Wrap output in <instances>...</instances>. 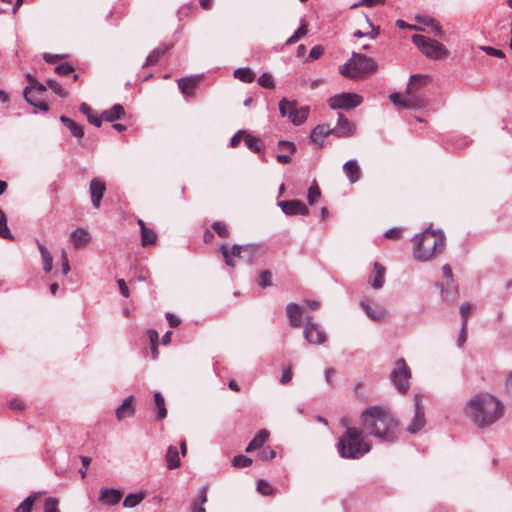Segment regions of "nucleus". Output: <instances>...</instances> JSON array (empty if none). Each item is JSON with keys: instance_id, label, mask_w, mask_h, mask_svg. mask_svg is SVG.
<instances>
[{"instance_id": "obj_1", "label": "nucleus", "mask_w": 512, "mask_h": 512, "mask_svg": "<svg viewBox=\"0 0 512 512\" xmlns=\"http://www.w3.org/2000/svg\"><path fill=\"white\" fill-rule=\"evenodd\" d=\"M465 416L478 428L490 426L502 418L504 405L488 392L473 395L464 406Z\"/></svg>"}, {"instance_id": "obj_2", "label": "nucleus", "mask_w": 512, "mask_h": 512, "mask_svg": "<svg viewBox=\"0 0 512 512\" xmlns=\"http://www.w3.org/2000/svg\"><path fill=\"white\" fill-rule=\"evenodd\" d=\"M363 430L385 441L394 442L398 438V422L392 413L382 406H372L361 413Z\"/></svg>"}, {"instance_id": "obj_3", "label": "nucleus", "mask_w": 512, "mask_h": 512, "mask_svg": "<svg viewBox=\"0 0 512 512\" xmlns=\"http://www.w3.org/2000/svg\"><path fill=\"white\" fill-rule=\"evenodd\" d=\"M413 256L416 260L426 262L442 253L445 247V236L439 230L425 229L415 235Z\"/></svg>"}, {"instance_id": "obj_4", "label": "nucleus", "mask_w": 512, "mask_h": 512, "mask_svg": "<svg viewBox=\"0 0 512 512\" xmlns=\"http://www.w3.org/2000/svg\"><path fill=\"white\" fill-rule=\"evenodd\" d=\"M370 449L371 445L365 440L363 432L356 427H348L337 443L338 453L346 459H359Z\"/></svg>"}, {"instance_id": "obj_5", "label": "nucleus", "mask_w": 512, "mask_h": 512, "mask_svg": "<svg viewBox=\"0 0 512 512\" xmlns=\"http://www.w3.org/2000/svg\"><path fill=\"white\" fill-rule=\"evenodd\" d=\"M377 69L376 62L364 54L354 52L351 59L340 66L339 72L346 78H360Z\"/></svg>"}, {"instance_id": "obj_6", "label": "nucleus", "mask_w": 512, "mask_h": 512, "mask_svg": "<svg viewBox=\"0 0 512 512\" xmlns=\"http://www.w3.org/2000/svg\"><path fill=\"white\" fill-rule=\"evenodd\" d=\"M412 42L426 57L431 59H443L449 55L447 48L435 39L420 34L412 36Z\"/></svg>"}, {"instance_id": "obj_7", "label": "nucleus", "mask_w": 512, "mask_h": 512, "mask_svg": "<svg viewBox=\"0 0 512 512\" xmlns=\"http://www.w3.org/2000/svg\"><path fill=\"white\" fill-rule=\"evenodd\" d=\"M390 377L398 391L402 393L408 391L410 386L409 380L411 378V373L403 358L396 361L395 367L392 370Z\"/></svg>"}, {"instance_id": "obj_8", "label": "nucleus", "mask_w": 512, "mask_h": 512, "mask_svg": "<svg viewBox=\"0 0 512 512\" xmlns=\"http://www.w3.org/2000/svg\"><path fill=\"white\" fill-rule=\"evenodd\" d=\"M362 102L363 98L361 95L348 92L333 95L328 99V105L333 110H351L359 106Z\"/></svg>"}, {"instance_id": "obj_9", "label": "nucleus", "mask_w": 512, "mask_h": 512, "mask_svg": "<svg viewBox=\"0 0 512 512\" xmlns=\"http://www.w3.org/2000/svg\"><path fill=\"white\" fill-rule=\"evenodd\" d=\"M304 338L313 345H321L326 342L327 336L322 327L311 321V317H305Z\"/></svg>"}, {"instance_id": "obj_10", "label": "nucleus", "mask_w": 512, "mask_h": 512, "mask_svg": "<svg viewBox=\"0 0 512 512\" xmlns=\"http://www.w3.org/2000/svg\"><path fill=\"white\" fill-rule=\"evenodd\" d=\"M220 251L222 252V255H223L226 265L231 268H234L235 267L234 258L242 259L243 252H251V251H253V248L251 247V244L233 245L231 248H229L225 244H222L220 246Z\"/></svg>"}, {"instance_id": "obj_11", "label": "nucleus", "mask_w": 512, "mask_h": 512, "mask_svg": "<svg viewBox=\"0 0 512 512\" xmlns=\"http://www.w3.org/2000/svg\"><path fill=\"white\" fill-rule=\"evenodd\" d=\"M425 412L424 406L421 402V397L419 394H415L414 396V417L411 420V423L407 427V431L415 434L419 432L425 426Z\"/></svg>"}, {"instance_id": "obj_12", "label": "nucleus", "mask_w": 512, "mask_h": 512, "mask_svg": "<svg viewBox=\"0 0 512 512\" xmlns=\"http://www.w3.org/2000/svg\"><path fill=\"white\" fill-rule=\"evenodd\" d=\"M278 207L287 216L302 215L306 216L309 214L308 207L300 200H282L277 202Z\"/></svg>"}, {"instance_id": "obj_13", "label": "nucleus", "mask_w": 512, "mask_h": 512, "mask_svg": "<svg viewBox=\"0 0 512 512\" xmlns=\"http://www.w3.org/2000/svg\"><path fill=\"white\" fill-rule=\"evenodd\" d=\"M355 130L356 126L342 113H339L337 124L331 129V134L339 138L350 137L355 133Z\"/></svg>"}, {"instance_id": "obj_14", "label": "nucleus", "mask_w": 512, "mask_h": 512, "mask_svg": "<svg viewBox=\"0 0 512 512\" xmlns=\"http://www.w3.org/2000/svg\"><path fill=\"white\" fill-rule=\"evenodd\" d=\"M122 496H123V493L121 490L115 489V488L104 487V488H101L99 491L98 500L103 505L115 506L120 502Z\"/></svg>"}, {"instance_id": "obj_15", "label": "nucleus", "mask_w": 512, "mask_h": 512, "mask_svg": "<svg viewBox=\"0 0 512 512\" xmlns=\"http://www.w3.org/2000/svg\"><path fill=\"white\" fill-rule=\"evenodd\" d=\"M89 191L91 195V202L94 208H99L103 195L106 191V185L98 178H93L90 181Z\"/></svg>"}, {"instance_id": "obj_16", "label": "nucleus", "mask_w": 512, "mask_h": 512, "mask_svg": "<svg viewBox=\"0 0 512 512\" xmlns=\"http://www.w3.org/2000/svg\"><path fill=\"white\" fill-rule=\"evenodd\" d=\"M70 240L74 248L79 249L88 246L92 238L88 230L78 227L71 232Z\"/></svg>"}, {"instance_id": "obj_17", "label": "nucleus", "mask_w": 512, "mask_h": 512, "mask_svg": "<svg viewBox=\"0 0 512 512\" xmlns=\"http://www.w3.org/2000/svg\"><path fill=\"white\" fill-rule=\"evenodd\" d=\"M360 306L365 314L373 321H383L387 317V312L384 307L380 305H370L366 301H361Z\"/></svg>"}, {"instance_id": "obj_18", "label": "nucleus", "mask_w": 512, "mask_h": 512, "mask_svg": "<svg viewBox=\"0 0 512 512\" xmlns=\"http://www.w3.org/2000/svg\"><path fill=\"white\" fill-rule=\"evenodd\" d=\"M133 402V396H128L123 400L122 404L116 409L115 412L117 420L122 421L126 418L134 416L136 409Z\"/></svg>"}, {"instance_id": "obj_19", "label": "nucleus", "mask_w": 512, "mask_h": 512, "mask_svg": "<svg viewBox=\"0 0 512 512\" xmlns=\"http://www.w3.org/2000/svg\"><path fill=\"white\" fill-rule=\"evenodd\" d=\"M289 324L292 327H300L302 325L303 311L298 304L289 303L286 307Z\"/></svg>"}, {"instance_id": "obj_20", "label": "nucleus", "mask_w": 512, "mask_h": 512, "mask_svg": "<svg viewBox=\"0 0 512 512\" xmlns=\"http://www.w3.org/2000/svg\"><path fill=\"white\" fill-rule=\"evenodd\" d=\"M343 171L351 184L361 178V168L356 160H349L343 165Z\"/></svg>"}, {"instance_id": "obj_21", "label": "nucleus", "mask_w": 512, "mask_h": 512, "mask_svg": "<svg viewBox=\"0 0 512 512\" xmlns=\"http://www.w3.org/2000/svg\"><path fill=\"white\" fill-rule=\"evenodd\" d=\"M385 272L386 269L383 265L378 262L374 263L371 286L372 288L378 290L381 289L385 283Z\"/></svg>"}, {"instance_id": "obj_22", "label": "nucleus", "mask_w": 512, "mask_h": 512, "mask_svg": "<svg viewBox=\"0 0 512 512\" xmlns=\"http://www.w3.org/2000/svg\"><path fill=\"white\" fill-rule=\"evenodd\" d=\"M428 83V76L423 74H414L410 76L409 83L406 87V93H418Z\"/></svg>"}, {"instance_id": "obj_23", "label": "nucleus", "mask_w": 512, "mask_h": 512, "mask_svg": "<svg viewBox=\"0 0 512 512\" xmlns=\"http://www.w3.org/2000/svg\"><path fill=\"white\" fill-rule=\"evenodd\" d=\"M427 100L424 96L417 93L405 92V105L406 109H421L426 106Z\"/></svg>"}, {"instance_id": "obj_24", "label": "nucleus", "mask_w": 512, "mask_h": 512, "mask_svg": "<svg viewBox=\"0 0 512 512\" xmlns=\"http://www.w3.org/2000/svg\"><path fill=\"white\" fill-rule=\"evenodd\" d=\"M165 461L167 464V468L170 470L176 469L180 466L181 459L179 456L178 449L175 446H168L165 454Z\"/></svg>"}, {"instance_id": "obj_25", "label": "nucleus", "mask_w": 512, "mask_h": 512, "mask_svg": "<svg viewBox=\"0 0 512 512\" xmlns=\"http://www.w3.org/2000/svg\"><path fill=\"white\" fill-rule=\"evenodd\" d=\"M172 45L163 44L156 49H154L146 58L144 62V67H149L154 64H156L159 59L168 51L170 50Z\"/></svg>"}, {"instance_id": "obj_26", "label": "nucleus", "mask_w": 512, "mask_h": 512, "mask_svg": "<svg viewBox=\"0 0 512 512\" xmlns=\"http://www.w3.org/2000/svg\"><path fill=\"white\" fill-rule=\"evenodd\" d=\"M331 134V129L327 125H318L311 132V141L319 146L324 143V138Z\"/></svg>"}, {"instance_id": "obj_27", "label": "nucleus", "mask_w": 512, "mask_h": 512, "mask_svg": "<svg viewBox=\"0 0 512 512\" xmlns=\"http://www.w3.org/2000/svg\"><path fill=\"white\" fill-rule=\"evenodd\" d=\"M125 114L124 108L120 104H115L108 110H105L102 113V118L107 122H114L116 120L121 119Z\"/></svg>"}, {"instance_id": "obj_28", "label": "nucleus", "mask_w": 512, "mask_h": 512, "mask_svg": "<svg viewBox=\"0 0 512 512\" xmlns=\"http://www.w3.org/2000/svg\"><path fill=\"white\" fill-rule=\"evenodd\" d=\"M269 438V432L266 429H261L254 438L249 442L246 447V452L254 451L260 448Z\"/></svg>"}, {"instance_id": "obj_29", "label": "nucleus", "mask_w": 512, "mask_h": 512, "mask_svg": "<svg viewBox=\"0 0 512 512\" xmlns=\"http://www.w3.org/2000/svg\"><path fill=\"white\" fill-rule=\"evenodd\" d=\"M308 114H309V107L303 106V107L297 109L295 106L293 111L291 113H289L288 118L294 125L298 126V125L303 124L306 121Z\"/></svg>"}, {"instance_id": "obj_30", "label": "nucleus", "mask_w": 512, "mask_h": 512, "mask_svg": "<svg viewBox=\"0 0 512 512\" xmlns=\"http://www.w3.org/2000/svg\"><path fill=\"white\" fill-rule=\"evenodd\" d=\"M23 96L25 100L32 106L38 108L41 111L47 112L49 110V107L46 103L41 101L39 98H37L34 95V92L30 91V87H26L23 91Z\"/></svg>"}, {"instance_id": "obj_31", "label": "nucleus", "mask_w": 512, "mask_h": 512, "mask_svg": "<svg viewBox=\"0 0 512 512\" xmlns=\"http://www.w3.org/2000/svg\"><path fill=\"white\" fill-rule=\"evenodd\" d=\"M37 246L41 254L43 270L46 273H49L53 268V258L48 249L39 241H37Z\"/></svg>"}, {"instance_id": "obj_32", "label": "nucleus", "mask_w": 512, "mask_h": 512, "mask_svg": "<svg viewBox=\"0 0 512 512\" xmlns=\"http://www.w3.org/2000/svg\"><path fill=\"white\" fill-rule=\"evenodd\" d=\"M60 121L69 129L70 133L76 137V138H82L84 135L83 127L76 122H74L72 119L61 116Z\"/></svg>"}, {"instance_id": "obj_33", "label": "nucleus", "mask_w": 512, "mask_h": 512, "mask_svg": "<svg viewBox=\"0 0 512 512\" xmlns=\"http://www.w3.org/2000/svg\"><path fill=\"white\" fill-rule=\"evenodd\" d=\"M196 83L197 79L195 77H185L178 80V87L184 95L190 96L193 94Z\"/></svg>"}, {"instance_id": "obj_34", "label": "nucleus", "mask_w": 512, "mask_h": 512, "mask_svg": "<svg viewBox=\"0 0 512 512\" xmlns=\"http://www.w3.org/2000/svg\"><path fill=\"white\" fill-rule=\"evenodd\" d=\"M145 497H146V493L143 491L138 492V493L128 494L124 498L123 506L125 508H134L137 505H139L144 500Z\"/></svg>"}, {"instance_id": "obj_35", "label": "nucleus", "mask_w": 512, "mask_h": 512, "mask_svg": "<svg viewBox=\"0 0 512 512\" xmlns=\"http://www.w3.org/2000/svg\"><path fill=\"white\" fill-rule=\"evenodd\" d=\"M235 78L244 83H251L255 79V73L248 67L238 68L234 71Z\"/></svg>"}, {"instance_id": "obj_36", "label": "nucleus", "mask_w": 512, "mask_h": 512, "mask_svg": "<svg viewBox=\"0 0 512 512\" xmlns=\"http://www.w3.org/2000/svg\"><path fill=\"white\" fill-rule=\"evenodd\" d=\"M156 239H157V235L153 229L143 227V231H141L142 246L154 244L156 242Z\"/></svg>"}, {"instance_id": "obj_37", "label": "nucleus", "mask_w": 512, "mask_h": 512, "mask_svg": "<svg viewBox=\"0 0 512 512\" xmlns=\"http://www.w3.org/2000/svg\"><path fill=\"white\" fill-rule=\"evenodd\" d=\"M38 497L37 493L29 495L24 501H22L16 508V512H31L32 506Z\"/></svg>"}, {"instance_id": "obj_38", "label": "nucleus", "mask_w": 512, "mask_h": 512, "mask_svg": "<svg viewBox=\"0 0 512 512\" xmlns=\"http://www.w3.org/2000/svg\"><path fill=\"white\" fill-rule=\"evenodd\" d=\"M154 402L158 409V418L164 419L167 416V409L165 407L164 397L160 392L154 394Z\"/></svg>"}, {"instance_id": "obj_39", "label": "nucleus", "mask_w": 512, "mask_h": 512, "mask_svg": "<svg viewBox=\"0 0 512 512\" xmlns=\"http://www.w3.org/2000/svg\"><path fill=\"white\" fill-rule=\"evenodd\" d=\"M296 105L295 101H289L286 98H283L279 102V112L282 117H289V113H291Z\"/></svg>"}, {"instance_id": "obj_40", "label": "nucleus", "mask_w": 512, "mask_h": 512, "mask_svg": "<svg viewBox=\"0 0 512 512\" xmlns=\"http://www.w3.org/2000/svg\"><path fill=\"white\" fill-rule=\"evenodd\" d=\"M0 237L4 239H12L11 232L7 226L5 213L0 209Z\"/></svg>"}, {"instance_id": "obj_41", "label": "nucleus", "mask_w": 512, "mask_h": 512, "mask_svg": "<svg viewBox=\"0 0 512 512\" xmlns=\"http://www.w3.org/2000/svg\"><path fill=\"white\" fill-rule=\"evenodd\" d=\"M47 85L58 96H60L62 98H65L68 96V92L56 80H52V79L47 80Z\"/></svg>"}, {"instance_id": "obj_42", "label": "nucleus", "mask_w": 512, "mask_h": 512, "mask_svg": "<svg viewBox=\"0 0 512 512\" xmlns=\"http://www.w3.org/2000/svg\"><path fill=\"white\" fill-rule=\"evenodd\" d=\"M245 144L253 152H259L261 150L260 140L252 135H245Z\"/></svg>"}, {"instance_id": "obj_43", "label": "nucleus", "mask_w": 512, "mask_h": 512, "mask_svg": "<svg viewBox=\"0 0 512 512\" xmlns=\"http://www.w3.org/2000/svg\"><path fill=\"white\" fill-rule=\"evenodd\" d=\"M258 83L260 86L267 89H272L275 86L272 75L266 72L260 75Z\"/></svg>"}, {"instance_id": "obj_44", "label": "nucleus", "mask_w": 512, "mask_h": 512, "mask_svg": "<svg viewBox=\"0 0 512 512\" xmlns=\"http://www.w3.org/2000/svg\"><path fill=\"white\" fill-rule=\"evenodd\" d=\"M251 463L252 459L244 455H237L232 460V465L236 468L248 467Z\"/></svg>"}, {"instance_id": "obj_45", "label": "nucleus", "mask_w": 512, "mask_h": 512, "mask_svg": "<svg viewBox=\"0 0 512 512\" xmlns=\"http://www.w3.org/2000/svg\"><path fill=\"white\" fill-rule=\"evenodd\" d=\"M307 34V27H306V24H302L297 30L296 32L290 36L287 40V44L291 45V44H295L299 39L300 37L304 36Z\"/></svg>"}, {"instance_id": "obj_46", "label": "nucleus", "mask_w": 512, "mask_h": 512, "mask_svg": "<svg viewBox=\"0 0 512 512\" xmlns=\"http://www.w3.org/2000/svg\"><path fill=\"white\" fill-rule=\"evenodd\" d=\"M321 196L320 189L316 185H312L308 189L307 199L309 204L313 205Z\"/></svg>"}, {"instance_id": "obj_47", "label": "nucleus", "mask_w": 512, "mask_h": 512, "mask_svg": "<svg viewBox=\"0 0 512 512\" xmlns=\"http://www.w3.org/2000/svg\"><path fill=\"white\" fill-rule=\"evenodd\" d=\"M473 309V305L470 303H466L460 306V314L462 319V324L464 327H467L468 317Z\"/></svg>"}, {"instance_id": "obj_48", "label": "nucleus", "mask_w": 512, "mask_h": 512, "mask_svg": "<svg viewBox=\"0 0 512 512\" xmlns=\"http://www.w3.org/2000/svg\"><path fill=\"white\" fill-rule=\"evenodd\" d=\"M44 512H60L58 508V500L53 497L45 499Z\"/></svg>"}, {"instance_id": "obj_49", "label": "nucleus", "mask_w": 512, "mask_h": 512, "mask_svg": "<svg viewBox=\"0 0 512 512\" xmlns=\"http://www.w3.org/2000/svg\"><path fill=\"white\" fill-rule=\"evenodd\" d=\"M212 228L220 237L226 238L229 236V231L226 225L220 221L214 222L212 224Z\"/></svg>"}, {"instance_id": "obj_50", "label": "nucleus", "mask_w": 512, "mask_h": 512, "mask_svg": "<svg viewBox=\"0 0 512 512\" xmlns=\"http://www.w3.org/2000/svg\"><path fill=\"white\" fill-rule=\"evenodd\" d=\"M389 99L395 106L406 108L405 95H401L400 93L394 92L389 95Z\"/></svg>"}, {"instance_id": "obj_51", "label": "nucleus", "mask_w": 512, "mask_h": 512, "mask_svg": "<svg viewBox=\"0 0 512 512\" xmlns=\"http://www.w3.org/2000/svg\"><path fill=\"white\" fill-rule=\"evenodd\" d=\"M257 490L263 495H270L272 493V486L267 481L260 479Z\"/></svg>"}, {"instance_id": "obj_52", "label": "nucleus", "mask_w": 512, "mask_h": 512, "mask_svg": "<svg viewBox=\"0 0 512 512\" xmlns=\"http://www.w3.org/2000/svg\"><path fill=\"white\" fill-rule=\"evenodd\" d=\"M480 49L490 56H494V57H498V58H503L505 56V54L503 53L502 50L493 48L491 46H480Z\"/></svg>"}, {"instance_id": "obj_53", "label": "nucleus", "mask_w": 512, "mask_h": 512, "mask_svg": "<svg viewBox=\"0 0 512 512\" xmlns=\"http://www.w3.org/2000/svg\"><path fill=\"white\" fill-rule=\"evenodd\" d=\"M28 87H30L31 92H37L39 94H42L46 91V87L42 83L38 82L35 78H31V85Z\"/></svg>"}, {"instance_id": "obj_54", "label": "nucleus", "mask_w": 512, "mask_h": 512, "mask_svg": "<svg viewBox=\"0 0 512 512\" xmlns=\"http://www.w3.org/2000/svg\"><path fill=\"white\" fill-rule=\"evenodd\" d=\"M74 71V68L69 64H61L55 67V72L60 75H68Z\"/></svg>"}, {"instance_id": "obj_55", "label": "nucleus", "mask_w": 512, "mask_h": 512, "mask_svg": "<svg viewBox=\"0 0 512 512\" xmlns=\"http://www.w3.org/2000/svg\"><path fill=\"white\" fill-rule=\"evenodd\" d=\"M279 149L289 151L290 153H294L296 151V146L293 142L281 140L278 142Z\"/></svg>"}, {"instance_id": "obj_56", "label": "nucleus", "mask_w": 512, "mask_h": 512, "mask_svg": "<svg viewBox=\"0 0 512 512\" xmlns=\"http://www.w3.org/2000/svg\"><path fill=\"white\" fill-rule=\"evenodd\" d=\"M324 53V48L321 45L314 46L309 53V58L312 60L320 58Z\"/></svg>"}, {"instance_id": "obj_57", "label": "nucleus", "mask_w": 512, "mask_h": 512, "mask_svg": "<svg viewBox=\"0 0 512 512\" xmlns=\"http://www.w3.org/2000/svg\"><path fill=\"white\" fill-rule=\"evenodd\" d=\"M293 372L291 367H286L283 369L282 376L280 378L281 384H287L292 380Z\"/></svg>"}, {"instance_id": "obj_58", "label": "nucleus", "mask_w": 512, "mask_h": 512, "mask_svg": "<svg viewBox=\"0 0 512 512\" xmlns=\"http://www.w3.org/2000/svg\"><path fill=\"white\" fill-rule=\"evenodd\" d=\"M442 273H443L444 278L446 279V284L447 285H449L450 283L453 282L452 269H451L449 264L443 265Z\"/></svg>"}, {"instance_id": "obj_59", "label": "nucleus", "mask_w": 512, "mask_h": 512, "mask_svg": "<svg viewBox=\"0 0 512 512\" xmlns=\"http://www.w3.org/2000/svg\"><path fill=\"white\" fill-rule=\"evenodd\" d=\"M271 277L272 274L269 271H263L260 274V285L263 287H268L271 285Z\"/></svg>"}, {"instance_id": "obj_60", "label": "nucleus", "mask_w": 512, "mask_h": 512, "mask_svg": "<svg viewBox=\"0 0 512 512\" xmlns=\"http://www.w3.org/2000/svg\"><path fill=\"white\" fill-rule=\"evenodd\" d=\"M276 456V452L272 449H269V450H262L260 453H259V457L262 459V460H270V459H273L275 458Z\"/></svg>"}, {"instance_id": "obj_61", "label": "nucleus", "mask_w": 512, "mask_h": 512, "mask_svg": "<svg viewBox=\"0 0 512 512\" xmlns=\"http://www.w3.org/2000/svg\"><path fill=\"white\" fill-rule=\"evenodd\" d=\"M117 283L119 286L120 293L123 295V297L128 298L130 294L126 282L123 279H118Z\"/></svg>"}, {"instance_id": "obj_62", "label": "nucleus", "mask_w": 512, "mask_h": 512, "mask_svg": "<svg viewBox=\"0 0 512 512\" xmlns=\"http://www.w3.org/2000/svg\"><path fill=\"white\" fill-rule=\"evenodd\" d=\"M401 236V229L392 228L385 232V237L390 239H397Z\"/></svg>"}, {"instance_id": "obj_63", "label": "nucleus", "mask_w": 512, "mask_h": 512, "mask_svg": "<svg viewBox=\"0 0 512 512\" xmlns=\"http://www.w3.org/2000/svg\"><path fill=\"white\" fill-rule=\"evenodd\" d=\"M251 247L253 248V251L251 252H243V258L242 259H245L246 261H251L253 259V257H255L259 251V246L257 245H251Z\"/></svg>"}, {"instance_id": "obj_64", "label": "nucleus", "mask_w": 512, "mask_h": 512, "mask_svg": "<svg viewBox=\"0 0 512 512\" xmlns=\"http://www.w3.org/2000/svg\"><path fill=\"white\" fill-rule=\"evenodd\" d=\"M87 119L91 124L95 125L96 127H100L102 125V121L104 120L102 118V115L97 116L94 113L89 115V117H87Z\"/></svg>"}]
</instances>
